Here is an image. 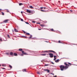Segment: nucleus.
Wrapping results in <instances>:
<instances>
[{
    "label": "nucleus",
    "mask_w": 77,
    "mask_h": 77,
    "mask_svg": "<svg viewBox=\"0 0 77 77\" xmlns=\"http://www.w3.org/2000/svg\"><path fill=\"white\" fill-rule=\"evenodd\" d=\"M64 65H66V66H64L63 65H61L60 66V69L61 71H63L64 69H66L68 68V64L66 63H64Z\"/></svg>",
    "instance_id": "f257e3e1"
},
{
    "label": "nucleus",
    "mask_w": 77,
    "mask_h": 77,
    "mask_svg": "<svg viewBox=\"0 0 77 77\" xmlns=\"http://www.w3.org/2000/svg\"><path fill=\"white\" fill-rule=\"evenodd\" d=\"M48 55H49V57H51V58L53 57V54H49Z\"/></svg>",
    "instance_id": "f03ea898"
},
{
    "label": "nucleus",
    "mask_w": 77,
    "mask_h": 77,
    "mask_svg": "<svg viewBox=\"0 0 77 77\" xmlns=\"http://www.w3.org/2000/svg\"><path fill=\"white\" fill-rule=\"evenodd\" d=\"M22 54H24L25 55H29V54H28L27 53H26V52H24V51H22Z\"/></svg>",
    "instance_id": "7ed1b4c3"
},
{
    "label": "nucleus",
    "mask_w": 77,
    "mask_h": 77,
    "mask_svg": "<svg viewBox=\"0 0 77 77\" xmlns=\"http://www.w3.org/2000/svg\"><path fill=\"white\" fill-rule=\"evenodd\" d=\"M44 71H47V72H50V70L48 69H44Z\"/></svg>",
    "instance_id": "20e7f679"
},
{
    "label": "nucleus",
    "mask_w": 77,
    "mask_h": 77,
    "mask_svg": "<svg viewBox=\"0 0 77 77\" xmlns=\"http://www.w3.org/2000/svg\"><path fill=\"white\" fill-rule=\"evenodd\" d=\"M26 12L27 13H29V14H30V13H32V12H31V11L29 10H26Z\"/></svg>",
    "instance_id": "39448f33"
},
{
    "label": "nucleus",
    "mask_w": 77,
    "mask_h": 77,
    "mask_svg": "<svg viewBox=\"0 0 77 77\" xmlns=\"http://www.w3.org/2000/svg\"><path fill=\"white\" fill-rule=\"evenodd\" d=\"M9 21V20H5L4 21V22L5 23H8V22Z\"/></svg>",
    "instance_id": "423d86ee"
},
{
    "label": "nucleus",
    "mask_w": 77,
    "mask_h": 77,
    "mask_svg": "<svg viewBox=\"0 0 77 77\" xmlns=\"http://www.w3.org/2000/svg\"><path fill=\"white\" fill-rule=\"evenodd\" d=\"M68 64H69V65H67L68 66H71V65H72V64L69 63H68Z\"/></svg>",
    "instance_id": "0eeeda50"
},
{
    "label": "nucleus",
    "mask_w": 77,
    "mask_h": 77,
    "mask_svg": "<svg viewBox=\"0 0 77 77\" xmlns=\"http://www.w3.org/2000/svg\"><path fill=\"white\" fill-rule=\"evenodd\" d=\"M40 26L41 27H45V25L44 24H42Z\"/></svg>",
    "instance_id": "6e6552de"
},
{
    "label": "nucleus",
    "mask_w": 77,
    "mask_h": 77,
    "mask_svg": "<svg viewBox=\"0 0 77 77\" xmlns=\"http://www.w3.org/2000/svg\"><path fill=\"white\" fill-rule=\"evenodd\" d=\"M40 11H41V12H46V11H45L44 10H41Z\"/></svg>",
    "instance_id": "1a4fd4ad"
},
{
    "label": "nucleus",
    "mask_w": 77,
    "mask_h": 77,
    "mask_svg": "<svg viewBox=\"0 0 77 77\" xmlns=\"http://www.w3.org/2000/svg\"><path fill=\"white\" fill-rule=\"evenodd\" d=\"M14 31L15 32H18V31L17 30V29H14Z\"/></svg>",
    "instance_id": "9d476101"
},
{
    "label": "nucleus",
    "mask_w": 77,
    "mask_h": 77,
    "mask_svg": "<svg viewBox=\"0 0 77 77\" xmlns=\"http://www.w3.org/2000/svg\"><path fill=\"white\" fill-rule=\"evenodd\" d=\"M19 51H23V49L21 48L19 49Z\"/></svg>",
    "instance_id": "9b49d317"
},
{
    "label": "nucleus",
    "mask_w": 77,
    "mask_h": 77,
    "mask_svg": "<svg viewBox=\"0 0 77 77\" xmlns=\"http://www.w3.org/2000/svg\"><path fill=\"white\" fill-rule=\"evenodd\" d=\"M14 56H17V54L16 53H14Z\"/></svg>",
    "instance_id": "f8f14e48"
},
{
    "label": "nucleus",
    "mask_w": 77,
    "mask_h": 77,
    "mask_svg": "<svg viewBox=\"0 0 77 77\" xmlns=\"http://www.w3.org/2000/svg\"><path fill=\"white\" fill-rule=\"evenodd\" d=\"M50 30H51V32H54V29H50Z\"/></svg>",
    "instance_id": "ddd939ff"
},
{
    "label": "nucleus",
    "mask_w": 77,
    "mask_h": 77,
    "mask_svg": "<svg viewBox=\"0 0 77 77\" xmlns=\"http://www.w3.org/2000/svg\"><path fill=\"white\" fill-rule=\"evenodd\" d=\"M23 4L22 3H19V6H21L22 5H23Z\"/></svg>",
    "instance_id": "4468645a"
},
{
    "label": "nucleus",
    "mask_w": 77,
    "mask_h": 77,
    "mask_svg": "<svg viewBox=\"0 0 77 77\" xmlns=\"http://www.w3.org/2000/svg\"><path fill=\"white\" fill-rule=\"evenodd\" d=\"M50 51V52H53V53H56V52H54L53 51Z\"/></svg>",
    "instance_id": "2eb2a0df"
},
{
    "label": "nucleus",
    "mask_w": 77,
    "mask_h": 77,
    "mask_svg": "<svg viewBox=\"0 0 77 77\" xmlns=\"http://www.w3.org/2000/svg\"><path fill=\"white\" fill-rule=\"evenodd\" d=\"M23 72H26V69H24L23 70Z\"/></svg>",
    "instance_id": "dca6fc26"
},
{
    "label": "nucleus",
    "mask_w": 77,
    "mask_h": 77,
    "mask_svg": "<svg viewBox=\"0 0 77 77\" xmlns=\"http://www.w3.org/2000/svg\"><path fill=\"white\" fill-rule=\"evenodd\" d=\"M59 60L58 59L57 60H55V62H59Z\"/></svg>",
    "instance_id": "f3484780"
},
{
    "label": "nucleus",
    "mask_w": 77,
    "mask_h": 77,
    "mask_svg": "<svg viewBox=\"0 0 77 77\" xmlns=\"http://www.w3.org/2000/svg\"><path fill=\"white\" fill-rule=\"evenodd\" d=\"M5 54H6L7 55H9V52L6 53H5Z\"/></svg>",
    "instance_id": "a211bd4d"
},
{
    "label": "nucleus",
    "mask_w": 77,
    "mask_h": 77,
    "mask_svg": "<svg viewBox=\"0 0 77 77\" xmlns=\"http://www.w3.org/2000/svg\"><path fill=\"white\" fill-rule=\"evenodd\" d=\"M13 53L12 52H11L10 53V55H11V56L13 55Z\"/></svg>",
    "instance_id": "6ab92c4d"
},
{
    "label": "nucleus",
    "mask_w": 77,
    "mask_h": 77,
    "mask_svg": "<svg viewBox=\"0 0 77 77\" xmlns=\"http://www.w3.org/2000/svg\"><path fill=\"white\" fill-rule=\"evenodd\" d=\"M41 55L42 56H46V54H41Z\"/></svg>",
    "instance_id": "aec40b11"
},
{
    "label": "nucleus",
    "mask_w": 77,
    "mask_h": 77,
    "mask_svg": "<svg viewBox=\"0 0 77 77\" xmlns=\"http://www.w3.org/2000/svg\"><path fill=\"white\" fill-rule=\"evenodd\" d=\"M26 34L27 35H30V34L28 33H26Z\"/></svg>",
    "instance_id": "412c9836"
},
{
    "label": "nucleus",
    "mask_w": 77,
    "mask_h": 77,
    "mask_svg": "<svg viewBox=\"0 0 77 77\" xmlns=\"http://www.w3.org/2000/svg\"><path fill=\"white\" fill-rule=\"evenodd\" d=\"M32 35H30V37H29V38L30 39V38H32Z\"/></svg>",
    "instance_id": "4be33fe9"
},
{
    "label": "nucleus",
    "mask_w": 77,
    "mask_h": 77,
    "mask_svg": "<svg viewBox=\"0 0 77 77\" xmlns=\"http://www.w3.org/2000/svg\"><path fill=\"white\" fill-rule=\"evenodd\" d=\"M9 66L10 68H12V66L11 65H9Z\"/></svg>",
    "instance_id": "5701e85b"
},
{
    "label": "nucleus",
    "mask_w": 77,
    "mask_h": 77,
    "mask_svg": "<svg viewBox=\"0 0 77 77\" xmlns=\"http://www.w3.org/2000/svg\"><path fill=\"white\" fill-rule=\"evenodd\" d=\"M29 8H31V9H32V8H33V7L32 6H30V7H29Z\"/></svg>",
    "instance_id": "b1692460"
},
{
    "label": "nucleus",
    "mask_w": 77,
    "mask_h": 77,
    "mask_svg": "<svg viewBox=\"0 0 77 77\" xmlns=\"http://www.w3.org/2000/svg\"><path fill=\"white\" fill-rule=\"evenodd\" d=\"M2 66H6V65L5 64H2Z\"/></svg>",
    "instance_id": "393cba45"
},
{
    "label": "nucleus",
    "mask_w": 77,
    "mask_h": 77,
    "mask_svg": "<svg viewBox=\"0 0 77 77\" xmlns=\"http://www.w3.org/2000/svg\"><path fill=\"white\" fill-rule=\"evenodd\" d=\"M37 74H41L40 73V72H37Z\"/></svg>",
    "instance_id": "a878e982"
},
{
    "label": "nucleus",
    "mask_w": 77,
    "mask_h": 77,
    "mask_svg": "<svg viewBox=\"0 0 77 77\" xmlns=\"http://www.w3.org/2000/svg\"><path fill=\"white\" fill-rule=\"evenodd\" d=\"M7 36L8 38H10V36H9V35H7Z\"/></svg>",
    "instance_id": "bb28decb"
},
{
    "label": "nucleus",
    "mask_w": 77,
    "mask_h": 77,
    "mask_svg": "<svg viewBox=\"0 0 77 77\" xmlns=\"http://www.w3.org/2000/svg\"><path fill=\"white\" fill-rule=\"evenodd\" d=\"M25 23L26 24H29V23L28 22H25Z\"/></svg>",
    "instance_id": "cd10ccee"
},
{
    "label": "nucleus",
    "mask_w": 77,
    "mask_h": 77,
    "mask_svg": "<svg viewBox=\"0 0 77 77\" xmlns=\"http://www.w3.org/2000/svg\"><path fill=\"white\" fill-rule=\"evenodd\" d=\"M2 15H5V14H4V13H3V12H2Z\"/></svg>",
    "instance_id": "c85d7f7f"
},
{
    "label": "nucleus",
    "mask_w": 77,
    "mask_h": 77,
    "mask_svg": "<svg viewBox=\"0 0 77 77\" xmlns=\"http://www.w3.org/2000/svg\"><path fill=\"white\" fill-rule=\"evenodd\" d=\"M23 38H27V37L26 36H23Z\"/></svg>",
    "instance_id": "c756f323"
},
{
    "label": "nucleus",
    "mask_w": 77,
    "mask_h": 77,
    "mask_svg": "<svg viewBox=\"0 0 77 77\" xmlns=\"http://www.w3.org/2000/svg\"><path fill=\"white\" fill-rule=\"evenodd\" d=\"M48 65H48V64H45V66H48Z\"/></svg>",
    "instance_id": "7c9ffc66"
},
{
    "label": "nucleus",
    "mask_w": 77,
    "mask_h": 77,
    "mask_svg": "<svg viewBox=\"0 0 77 77\" xmlns=\"http://www.w3.org/2000/svg\"><path fill=\"white\" fill-rule=\"evenodd\" d=\"M7 12H8V13L9 12V10H7Z\"/></svg>",
    "instance_id": "2f4dec72"
},
{
    "label": "nucleus",
    "mask_w": 77,
    "mask_h": 77,
    "mask_svg": "<svg viewBox=\"0 0 77 77\" xmlns=\"http://www.w3.org/2000/svg\"><path fill=\"white\" fill-rule=\"evenodd\" d=\"M20 20H21V21H23V19H21Z\"/></svg>",
    "instance_id": "473e14b6"
},
{
    "label": "nucleus",
    "mask_w": 77,
    "mask_h": 77,
    "mask_svg": "<svg viewBox=\"0 0 77 77\" xmlns=\"http://www.w3.org/2000/svg\"><path fill=\"white\" fill-rule=\"evenodd\" d=\"M58 43H61V42H60V41H58Z\"/></svg>",
    "instance_id": "72a5a7b5"
},
{
    "label": "nucleus",
    "mask_w": 77,
    "mask_h": 77,
    "mask_svg": "<svg viewBox=\"0 0 77 77\" xmlns=\"http://www.w3.org/2000/svg\"><path fill=\"white\" fill-rule=\"evenodd\" d=\"M56 59V58H54V60H55Z\"/></svg>",
    "instance_id": "f704fd0d"
},
{
    "label": "nucleus",
    "mask_w": 77,
    "mask_h": 77,
    "mask_svg": "<svg viewBox=\"0 0 77 77\" xmlns=\"http://www.w3.org/2000/svg\"><path fill=\"white\" fill-rule=\"evenodd\" d=\"M23 54H21V56H24V55H23Z\"/></svg>",
    "instance_id": "c9c22d12"
},
{
    "label": "nucleus",
    "mask_w": 77,
    "mask_h": 77,
    "mask_svg": "<svg viewBox=\"0 0 77 77\" xmlns=\"http://www.w3.org/2000/svg\"><path fill=\"white\" fill-rule=\"evenodd\" d=\"M2 69H5V68H2Z\"/></svg>",
    "instance_id": "e433bc0d"
},
{
    "label": "nucleus",
    "mask_w": 77,
    "mask_h": 77,
    "mask_svg": "<svg viewBox=\"0 0 77 77\" xmlns=\"http://www.w3.org/2000/svg\"><path fill=\"white\" fill-rule=\"evenodd\" d=\"M0 41H1V42L2 41V39L0 38Z\"/></svg>",
    "instance_id": "4c0bfd02"
},
{
    "label": "nucleus",
    "mask_w": 77,
    "mask_h": 77,
    "mask_svg": "<svg viewBox=\"0 0 77 77\" xmlns=\"http://www.w3.org/2000/svg\"><path fill=\"white\" fill-rule=\"evenodd\" d=\"M43 8H44V7H41L40 8V9H43Z\"/></svg>",
    "instance_id": "58836bf2"
},
{
    "label": "nucleus",
    "mask_w": 77,
    "mask_h": 77,
    "mask_svg": "<svg viewBox=\"0 0 77 77\" xmlns=\"http://www.w3.org/2000/svg\"><path fill=\"white\" fill-rule=\"evenodd\" d=\"M44 9H47V8L46 7H44L43 8Z\"/></svg>",
    "instance_id": "ea45409f"
},
{
    "label": "nucleus",
    "mask_w": 77,
    "mask_h": 77,
    "mask_svg": "<svg viewBox=\"0 0 77 77\" xmlns=\"http://www.w3.org/2000/svg\"><path fill=\"white\" fill-rule=\"evenodd\" d=\"M70 11H71V12H72V10H70Z\"/></svg>",
    "instance_id": "a19ab883"
},
{
    "label": "nucleus",
    "mask_w": 77,
    "mask_h": 77,
    "mask_svg": "<svg viewBox=\"0 0 77 77\" xmlns=\"http://www.w3.org/2000/svg\"><path fill=\"white\" fill-rule=\"evenodd\" d=\"M23 32L24 33H26V32L24 31H23Z\"/></svg>",
    "instance_id": "79ce46f5"
},
{
    "label": "nucleus",
    "mask_w": 77,
    "mask_h": 77,
    "mask_svg": "<svg viewBox=\"0 0 77 77\" xmlns=\"http://www.w3.org/2000/svg\"><path fill=\"white\" fill-rule=\"evenodd\" d=\"M56 56H54V58H56Z\"/></svg>",
    "instance_id": "37998d69"
},
{
    "label": "nucleus",
    "mask_w": 77,
    "mask_h": 77,
    "mask_svg": "<svg viewBox=\"0 0 77 77\" xmlns=\"http://www.w3.org/2000/svg\"><path fill=\"white\" fill-rule=\"evenodd\" d=\"M39 30H41V29H38Z\"/></svg>",
    "instance_id": "c03bdc74"
},
{
    "label": "nucleus",
    "mask_w": 77,
    "mask_h": 77,
    "mask_svg": "<svg viewBox=\"0 0 77 77\" xmlns=\"http://www.w3.org/2000/svg\"><path fill=\"white\" fill-rule=\"evenodd\" d=\"M48 51H45L44 52H48Z\"/></svg>",
    "instance_id": "a18cd8bd"
},
{
    "label": "nucleus",
    "mask_w": 77,
    "mask_h": 77,
    "mask_svg": "<svg viewBox=\"0 0 77 77\" xmlns=\"http://www.w3.org/2000/svg\"><path fill=\"white\" fill-rule=\"evenodd\" d=\"M21 14H23V12L21 11Z\"/></svg>",
    "instance_id": "49530a36"
},
{
    "label": "nucleus",
    "mask_w": 77,
    "mask_h": 77,
    "mask_svg": "<svg viewBox=\"0 0 77 77\" xmlns=\"http://www.w3.org/2000/svg\"><path fill=\"white\" fill-rule=\"evenodd\" d=\"M32 23H35V21H32Z\"/></svg>",
    "instance_id": "de8ad7c7"
},
{
    "label": "nucleus",
    "mask_w": 77,
    "mask_h": 77,
    "mask_svg": "<svg viewBox=\"0 0 77 77\" xmlns=\"http://www.w3.org/2000/svg\"><path fill=\"white\" fill-rule=\"evenodd\" d=\"M52 64H54V63H53V62H52Z\"/></svg>",
    "instance_id": "09e8293b"
},
{
    "label": "nucleus",
    "mask_w": 77,
    "mask_h": 77,
    "mask_svg": "<svg viewBox=\"0 0 77 77\" xmlns=\"http://www.w3.org/2000/svg\"><path fill=\"white\" fill-rule=\"evenodd\" d=\"M59 3H60V1H58Z\"/></svg>",
    "instance_id": "8fccbe9b"
},
{
    "label": "nucleus",
    "mask_w": 77,
    "mask_h": 77,
    "mask_svg": "<svg viewBox=\"0 0 77 77\" xmlns=\"http://www.w3.org/2000/svg\"><path fill=\"white\" fill-rule=\"evenodd\" d=\"M0 11H2V9H0Z\"/></svg>",
    "instance_id": "3c124183"
},
{
    "label": "nucleus",
    "mask_w": 77,
    "mask_h": 77,
    "mask_svg": "<svg viewBox=\"0 0 77 77\" xmlns=\"http://www.w3.org/2000/svg\"><path fill=\"white\" fill-rule=\"evenodd\" d=\"M31 51H29V52H31Z\"/></svg>",
    "instance_id": "603ef678"
},
{
    "label": "nucleus",
    "mask_w": 77,
    "mask_h": 77,
    "mask_svg": "<svg viewBox=\"0 0 77 77\" xmlns=\"http://www.w3.org/2000/svg\"><path fill=\"white\" fill-rule=\"evenodd\" d=\"M0 66H1V64H0Z\"/></svg>",
    "instance_id": "864d4df0"
},
{
    "label": "nucleus",
    "mask_w": 77,
    "mask_h": 77,
    "mask_svg": "<svg viewBox=\"0 0 77 77\" xmlns=\"http://www.w3.org/2000/svg\"><path fill=\"white\" fill-rule=\"evenodd\" d=\"M66 44H67V43H66Z\"/></svg>",
    "instance_id": "5fc2aeb1"
}]
</instances>
